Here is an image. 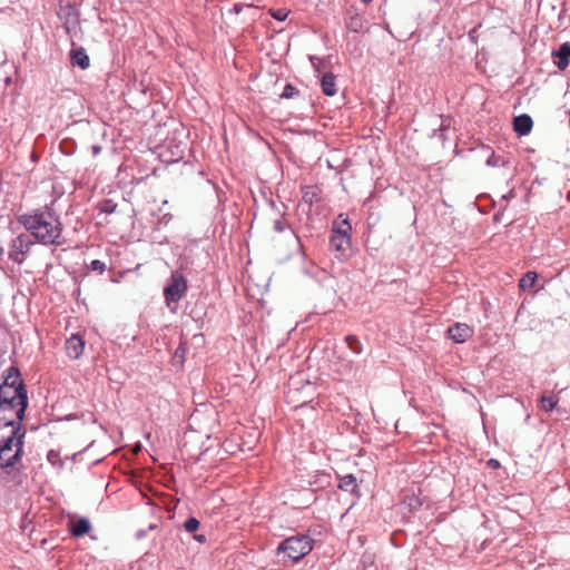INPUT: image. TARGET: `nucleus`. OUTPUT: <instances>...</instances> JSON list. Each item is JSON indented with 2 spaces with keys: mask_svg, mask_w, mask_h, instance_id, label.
I'll use <instances>...</instances> for the list:
<instances>
[{
  "mask_svg": "<svg viewBox=\"0 0 570 570\" xmlns=\"http://www.w3.org/2000/svg\"><path fill=\"white\" fill-rule=\"evenodd\" d=\"M19 222L43 245L59 246L63 243L62 224L59 216L48 206L30 215H22Z\"/></svg>",
  "mask_w": 570,
  "mask_h": 570,
  "instance_id": "obj_1",
  "label": "nucleus"
},
{
  "mask_svg": "<svg viewBox=\"0 0 570 570\" xmlns=\"http://www.w3.org/2000/svg\"><path fill=\"white\" fill-rule=\"evenodd\" d=\"M28 392L20 370L11 365L2 374V413H14L23 421L28 407Z\"/></svg>",
  "mask_w": 570,
  "mask_h": 570,
  "instance_id": "obj_2",
  "label": "nucleus"
},
{
  "mask_svg": "<svg viewBox=\"0 0 570 570\" xmlns=\"http://www.w3.org/2000/svg\"><path fill=\"white\" fill-rule=\"evenodd\" d=\"M2 426L11 428L10 435L2 439V470L17 468L21 461L26 430L22 429V421L16 419L14 413H2Z\"/></svg>",
  "mask_w": 570,
  "mask_h": 570,
  "instance_id": "obj_3",
  "label": "nucleus"
},
{
  "mask_svg": "<svg viewBox=\"0 0 570 570\" xmlns=\"http://www.w3.org/2000/svg\"><path fill=\"white\" fill-rule=\"evenodd\" d=\"M309 537L298 534L284 539L277 547V553H284L292 562H298L312 551Z\"/></svg>",
  "mask_w": 570,
  "mask_h": 570,
  "instance_id": "obj_4",
  "label": "nucleus"
},
{
  "mask_svg": "<svg viewBox=\"0 0 570 570\" xmlns=\"http://www.w3.org/2000/svg\"><path fill=\"white\" fill-rule=\"evenodd\" d=\"M188 286L185 276L175 271L171 273L166 286L164 287V298L168 307L177 304L187 293Z\"/></svg>",
  "mask_w": 570,
  "mask_h": 570,
  "instance_id": "obj_5",
  "label": "nucleus"
},
{
  "mask_svg": "<svg viewBox=\"0 0 570 570\" xmlns=\"http://www.w3.org/2000/svg\"><path fill=\"white\" fill-rule=\"evenodd\" d=\"M33 244L31 239V235L28 233H22L18 235L14 239H12L9 250V258L13 262L21 264L27 253L30 249V246Z\"/></svg>",
  "mask_w": 570,
  "mask_h": 570,
  "instance_id": "obj_6",
  "label": "nucleus"
},
{
  "mask_svg": "<svg viewBox=\"0 0 570 570\" xmlns=\"http://www.w3.org/2000/svg\"><path fill=\"white\" fill-rule=\"evenodd\" d=\"M330 249L335 253V257L344 261L348 257L351 252V236H345V232L338 234H331Z\"/></svg>",
  "mask_w": 570,
  "mask_h": 570,
  "instance_id": "obj_7",
  "label": "nucleus"
},
{
  "mask_svg": "<svg viewBox=\"0 0 570 570\" xmlns=\"http://www.w3.org/2000/svg\"><path fill=\"white\" fill-rule=\"evenodd\" d=\"M59 18L63 21V29L67 35L71 36L76 32L79 26V14L73 6L67 4L61 6L59 11Z\"/></svg>",
  "mask_w": 570,
  "mask_h": 570,
  "instance_id": "obj_8",
  "label": "nucleus"
},
{
  "mask_svg": "<svg viewBox=\"0 0 570 570\" xmlns=\"http://www.w3.org/2000/svg\"><path fill=\"white\" fill-rule=\"evenodd\" d=\"M449 337L458 344L466 342L473 335V328L465 323H455L448 328Z\"/></svg>",
  "mask_w": 570,
  "mask_h": 570,
  "instance_id": "obj_9",
  "label": "nucleus"
},
{
  "mask_svg": "<svg viewBox=\"0 0 570 570\" xmlns=\"http://www.w3.org/2000/svg\"><path fill=\"white\" fill-rule=\"evenodd\" d=\"M65 348H66V353L67 355L72 358V360H77L79 358L82 353H83V350H85V341L73 334L71 335L67 341H66V345H65Z\"/></svg>",
  "mask_w": 570,
  "mask_h": 570,
  "instance_id": "obj_10",
  "label": "nucleus"
},
{
  "mask_svg": "<svg viewBox=\"0 0 570 570\" xmlns=\"http://www.w3.org/2000/svg\"><path fill=\"white\" fill-rule=\"evenodd\" d=\"M532 127V118L527 114L519 115L513 119V129L520 136L530 134Z\"/></svg>",
  "mask_w": 570,
  "mask_h": 570,
  "instance_id": "obj_11",
  "label": "nucleus"
},
{
  "mask_svg": "<svg viewBox=\"0 0 570 570\" xmlns=\"http://www.w3.org/2000/svg\"><path fill=\"white\" fill-rule=\"evenodd\" d=\"M271 205L272 207L277 212V214L279 215L278 218H275L274 222H273V229L274 232L276 233H284L285 230H288L293 236L294 238L296 239V242L298 244H301L299 242V237L294 233V230L292 229L291 225L285 220L283 219V215H284V212H282L276 205L274 202H271Z\"/></svg>",
  "mask_w": 570,
  "mask_h": 570,
  "instance_id": "obj_12",
  "label": "nucleus"
},
{
  "mask_svg": "<svg viewBox=\"0 0 570 570\" xmlns=\"http://www.w3.org/2000/svg\"><path fill=\"white\" fill-rule=\"evenodd\" d=\"M557 58L556 65L560 70H564L570 61V42L562 43L557 50L552 52Z\"/></svg>",
  "mask_w": 570,
  "mask_h": 570,
  "instance_id": "obj_13",
  "label": "nucleus"
},
{
  "mask_svg": "<svg viewBox=\"0 0 570 570\" xmlns=\"http://www.w3.org/2000/svg\"><path fill=\"white\" fill-rule=\"evenodd\" d=\"M70 62L72 66H78L82 70L90 66L89 56L82 47L72 49L70 51Z\"/></svg>",
  "mask_w": 570,
  "mask_h": 570,
  "instance_id": "obj_14",
  "label": "nucleus"
},
{
  "mask_svg": "<svg viewBox=\"0 0 570 570\" xmlns=\"http://www.w3.org/2000/svg\"><path fill=\"white\" fill-rule=\"evenodd\" d=\"M322 91L325 96L333 97L336 94V77L333 72H325L321 79Z\"/></svg>",
  "mask_w": 570,
  "mask_h": 570,
  "instance_id": "obj_15",
  "label": "nucleus"
},
{
  "mask_svg": "<svg viewBox=\"0 0 570 570\" xmlns=\"http://www.w3.org/2000/svg\"><path fill=\"white\" fill-rule=\"evenodd\" d=\"M91 530V524L87 518H79L71 523L70 533L76 537H82Z\"/></svg>",
  "mask_w": 570,
  "mask_h": 570,
  "instance_id": "obj_16",
  "label": "nucleus"
},
{
  "mask_svg": "<svg viewBox=\"0 0 570 570\" xmlns=\"http://www.w3.org/2000/svg\"><path fill=\"white\" fill-rule=\"evenodd\" d=\"M338 488L343 491L357 493L358 485L356 478L353 474H346L340 479Z\"/></svg>",
  "mask_w": 570,
  "mask_h": 570,
  "instance_id": "obj_17",
  "label": "nucleus"
},
{
  "mask_svg": "<svg viewBox=\"0 0 570 570\" xmlns=\"http://www.w3.org/2000/svg\"><path fill=\"white\" fill-rule=\"evenodd\" d=\"M302 199L305 204L312 207L315 203L320 202L318 189L315 186H305L302 189Z\"/></svg>",
  "mask_w": 570,
  "mask_h": 570,
  "instance_id": "obj_18",
  "label": "nucleus"
},
{
  "mask_svg": "<svg viewBox=\"0 0 570 570\" xmlns=\"http://www.w3.org/2000/svg\"><path fill=\"white\" fill-rule=\"evenodd\" d=\"M558 402H559L558 395H550V396L543 395L540 399V409L543 410L544 412H552L553 410H556Z\"/></svg>",
  "mask_w": 570,
  "mask_h": 570,
  "instance_id": "obj_19",
  "label": "nucleus"
},
{
  "mask_svg": "<svg viewBox=\"0 0 570 570\" xmlns=\"http://www.w3.org/2000/svg\"><path fill=\"white\" fill-rule=\"evenodd\" d=\"M538 278V274L535 272L529 271L527 272L522 278L519 281V286L523 291L532 288L535 281Z\"/></svg>",
  "mask_w": 570,
  "mask_h": 570,
  "instance_id": "obj_20",
  "label": "nucleus"
},
{
  "mask_svg": "<svg viewBox=\"0 0 570 570\" xmlns=\"http://www.w3.org/2000/svg\"><path fill=\"white\" fill-rule=\"evenodd\" d=\"M352 226L347 218L342 219L341 222L335 220L333 224L332 233L338 234L345 232V236H350V232Z\"/></svg>",
  "mask_w": 570,
  "mask_h": 570,
  "instance_id": "obj_21",
  "label": "nucleus"
},
{
  "mask_svg": "<svg viewBox=\"0 0 570 570\" xmlns=\"http://www.w3.org/2000/svg\"><path fill=\"white\" fill-rule=\"evenodd\" d=\"M345 342L347 344V347L355 354L358 355L362 353V344L360 340L355 335H347L345 337Z\"/></svg>",
  "mask_w": 570,
  "mask_h": 570,
  "instance_id": "obj_22",
  "label": "nucleus"
},
{
  "mask_svg": "<svg viewBox=\"0 0 570 570\" xmlns=\"http://www.w3.org/2000/svg\"><path fill=\"white\" fill-rule=\"evenodd\" d=\"M485 164L489 167H501V166H505L508 164V161L503 157L497 156L492 151L491 155L488 157Z\"/></svg>",
  "mask_w": 570,
  "mask_h": 570,
  "instance_id": "obj_23",
  "label": "nucleus"
},
{
  "mask_svg": "<svg viewBox=\"0 0 570 570\" xmlns=\"http://www.w3.org/2000/svg\"><path fill=\"white\" fill-rule=\"evenodd\" d=\"M200 525V522L195 518L190 517L184 522V529L189 532H196Z\"/></svg>",
  "mask_w": 570,
  "mask_h": 570,
  "instance_id": "obj_24",
  "label": "nucleus"
},
{
  "mask_svg": "<svg viewBox=\"0 0 570 570\" xmlns=\"http://www.w3.org/2000/svg\"><path fill=\"white\" fill-rule=\"evenodd\" d=\"M47 460H48L49 463H51L55 466L62 468V465H63V463H62V461L60 459L59 452H57L55 450H50L47 453Z\"/></svg>",
  "mask_w": 570,
  "mask_h": 570,
  "instance_id": "obj_25",
  "label": "nucleus"
},
{
  "mask_svg": "<svg viewBox=\"0 0 570 570\" xmlns=\"http://www.w3.org/2000/svg\"><path fill=\"white\" fill-rule=\"evenodd\" d=\"M269 13L271 16L278 20V21H284L286 20V18L288 17L289 14V10L285 9V8H279V9H271L269 10Z\"/></svg>",
  "mask_w": 570,
  "mask_h": 570,
  "instance_id": "obj_26",
  "label": "nucleus"
},
{
  "mask_svg": "<svg viewBox=\"0 0 570 570\" xmlns=\"http://www.w3.org/2000/svg\"><path fill=\"white\" fill-rule=\"evenodd\" d=\"M297 95H298V90L296 89V87H294L291 83H287L284 87V89H283L281 98H283V99H291V98H294Z\"/></svg>",
  "mask_w": 570,
  "mask_h": 570,
  "instance_id": "obj_27",
  "label": "nucleus"
},
{
  "mask_svg": "<svg viewBox=\"0 0 570 570\" xmlns=\"http://www.w3.org/2000/svg\"><path fill=\"white\" fill-rule=\"evenodd\" d=\"M347 29L353 32H358L362 29V21L360 17L354 16L352 17L348 22L346 23Z\"/></svg>",
  "mask_w": 570,
  "mask_h": 570,
  "instance_id": "obj_28",
  "label": "nucleus"
},
{
  "mask_svg": "<svg viewBox=\"0 0 570 570\" xmlns=\"http://www.w3.org/2000/svg\"><path fill=\"white\" fill-rule=\"evenodd\" d=\"M117 205L112 200L107 199L100 204V212L105 214H111L116 210Z\"/></svg>",
  "mask_w": 570,
  "mask_h": 570,
  "instance_id": "obj_29",
  "label": "nucleus"
},
{
  "mask_svg": "<svg viewBox=\"0 0 570 570\" xmlns=\"http://www.w3.org/2000/svg\"><path fill=\"white\" fill-rule=\"evenodd\" d=\"M89 268L94 272H98V273H104L106 271V264L100 261V259H94L91 263H90V266Z\"/></svg>",
  "mask_w": 570,
  "mask_h": 570,
  "instance_id": "obj_30",
  "label": "nucleus"
},
{
  "mask_svg": "<svg viewBox=\"0 0 570 570\" xmlns=\"http://www.w3.org/2000/svg\"><path fill=\"white\" fill-rule=\"evenodd\" d=\"M406 503L410 508L411 511H415V510H419L422 505V502L419 498L416 497H407L406 499Z\"/></svg>",
  "mask_w": 570,
  "mask_h": 570,
  "instance_id": "obj_31",
  "label": "nucleus"
},
{
  "mask_svg": "<svg viewBox=\"0 0 570 570\" xmlns=\"http://www.w3.org/2000/svg\"><path fill=\"white\" fill-rule=\"evenodd\" d=\"M448 129V125H444L443 122L440 125L438 129L433 130V137H438L441 141L445 140V130Z\"/></svg>",
  "mask_w": 570,
  "mask_h": 570,
  "instance_id": "obj_32",
  "label": "nucleus"
},
{
  "mask_svg": "<svg viewBox=\"0 0 570 570\" xmlns=\"http://www.w3.org/2000/svg\"><path fill=\"white\" fill-rule=\"evenodd\" d=\"M309 60L312 62V66L316 71H320V65L322 63V59L315 56H309Z\"/></svg>",
  "mask_w": 570,
  "mask_h": 570,
  "instance_id": "obj_33",
  "label": "nucleus"
},
{
  "mask_svg": "<svg viewBox=\"0 0 570 570\" xmlns=\"http://www.w3.org/2000/svg\"><path fill=\"white\" fill-rule=\"evenodd\" d=\"M185 352H186L185 347H184V346H181V345H179V346L176 348V351H175V357H181V358H183V357H184V355H185Z\"/></svg>",
  "mask_w": 570,
  "mask_h": 570,
  "instance_id": "obj_34",
  "label": "nucleus"
},
{
  "mask_svg": "<svg viewBox=\"0 0 570 570\" xmlns=\"http://www.w3.org/2000/svg\"><path fill=\"white\" fill-rule=\"evenodd\" d=\"M193 538H194V540H196L199 543H205L207 541L206 535L203 533L194 534Z\"/></svg>",
  "mask_w": 570,
  "mask_h": 570,
  "instance_id": "obj_35",
  "label": "nucleus"
},
{
  "mask_svg": "<svg viewBox=\"0 0 570 570\" xmlns=\"http://www.w3.org/2000/svg\"><path fill=\"white\" fill-rule=\"evenodd\" d=\"M242 9H243V6L236 3V4H234L232 11L235 12L236 14H238L242 11Z\"/></svg>",
  "mask_w": 570,
  "mask_h": 570,
  "instance_id": "obj_36",
  "label": "nucleus"
},
{
  "mask_svg": "<svg viewBox=\"0 0 570 570\" xmlns=\"http://www.w3.org/2000/svg\"><path fill=\"white\" fill-rule=\"evenodd\" d=\"M489 464H490V465H492V466H498V465H499V462H498L497 460H494V459H491V460L489 461Z\"/></svg>",
  "mask_w": 570,
  "mask_h": 570,
  "instance_id": "obj_37",
  "label": "nucleus"
},
{
  "mask_svg": "<svg viewBox=\"0 0 570 570\" xmlns=\"http://www.w3.org/2000/svg\"><path fill=\"white\" fill-rule=\"evenodd\" d=\"M100 149H101L100 146H94L92 147V151H94L95 155L98 154L100 151Z\"/></svg>",
  "mask_w": 570,
  "mask_h": 570,
  "instance_id": "obj_38",
  "label": "nucleus"
},
{
  "mask_svg": "<svg viewBox=\"0 0 570 570\" xmlns=\"http://www.w3.org/2000/svg\"><path fill=\"white\" fill-rule=\"evenodd\" d=\"M145 534H146V533H145V531H139V532L137 533V537H138V538H141V537H144Z\"/></svg>",
  "mask_w": 570,
  "mask_h": 570,
  "instance_id": "obj_39",
  "label": "nucleus"
},
{
  "mask_svg": "<svg viewBox=\"0 0 570 570\" xmlns=\"http://www.w3.org/2000/svg\"><path fill=\"white\" fill-rule=\"evenodd\" d=\"M4 82H6L7 85H8V83H10V82H11V77H7V78L4 79Z\"/></svg>",
  "mask_w": 570,
  "mask_h": 570,
  "instance_id": "obj_40",
  "label": "nucleus"
}]
</instances>
